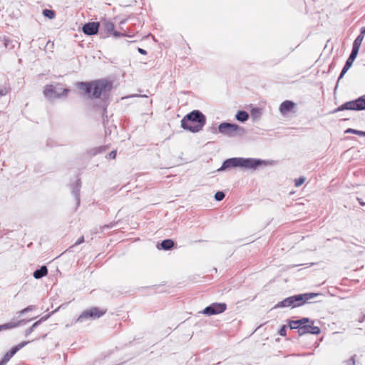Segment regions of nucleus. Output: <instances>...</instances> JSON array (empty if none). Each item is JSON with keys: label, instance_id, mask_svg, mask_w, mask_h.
<instances>
[{"label": "nucleus", "instance_id": "1", "mask_svg": "<svg viewBox=\"0 0 365 365\" xmlns=\"http://www.w3.org/2000/svg\"><path fill=\"white\" fill-rule=\"evenodd\" d=\"M267 161L257 158H232L225 160L222 166L217 170L222 172L228 168L240 167L245 169L256 170L262 165H267Z\"/></svg>", "mask_w": 365, "mask_h": 365}, {"label": "nucleus", "instance_id": "2", "mask_svg": "<svg viewBox=\"0 0 365 365\" xmlns=\"http://www.w3.org/2000/svg\"><path fill=\"white\" fill-rule=\"evenodd\" d=\"M205 123V115L198 110H192L181 120V127L192 133L202 130Z\"/></svg>", "mask_w": 365, "mask_h": 365}, {"label": "nucleus", "instance_id": "3", "mask_svg": "<svg viewBox=\"0 0 365 365\" xmlns=\"http://www.w3.org/2000/svg\"><path fill=\"white\" fill-rule=\"evenodd\" d=\"M78 88L85 91L87 94L91 93L93 98H97L102 93L111 90L112 83L106 79H100L89 83H78Z\"/></svg>", "mask_w": 365, "mask_h": 365}, {"label": "nucleus", "instance_id": "4", "mask_svg": "<svg viewBox=\"0 0 365 365\" xmlns=\"http://www.w3.org/2000/svg\"><path fill=\"white\" fill-rule=\"evenodd\" d=\"M218 131L228 137H235L244 134L245 129L237 124L224 122L219 125Z\"/></svg>", "mask_w": 365, "mask_h": 365}, {"label": "nucleus", "instance_id": "5", "mask_svg": "<svg viewBox=\"0 0 365 365\" xmlns=\"http://www.w3.org/2000/svg\"><path fill=\"white\" fill-rule=\"evenodd\" d=\"M69 89L63 88L60 83L53 85H47L45 87L43 93L48 99H53L61 98L62 96H67Z\"/></svg>", "mask_w": 365, "mask_h": 365}, {"label": "nucleus", "instance_id": "6", "mask_svg": "<svg viewBox=\"0 0 365 365\" xmlns=\"http://www.w3.org/2000/svg\"><path fill=\"white\" fill-rule=\"evenodd\" d=\"M350 110H365V95L359 97V98L346 102L337 108H336L333 113H337L339 111Z\"/></svg>", "mask_w": 365, "mask_h": 365}, {"label": "nucleus", "instance_id": "7", "mask_svg": "<svg viewBox=\"0 0 365 365\" xmlns=\"http://www.w3.org/2000/svg\"><path fill=\"white\" fill-rule=\"evenodd\" d=\"M106 313V310H101L98 307H92L89 309L85 310L78 317L76 322H83L87 319H98Z\"/></svg>", "mask_w": 365, "mask_h": 365}, {"label": "nucleus", "instance_id": "8", "mask_svg": "<svg viewBox=\"0 0 365 365\" xmlns=\"http://www.w3.org/2000/svg\"><path fill=\"white\" fill-rule=\"evenodd\" d=\"M227 305L225 303H212L210 306L205 307L202 312L205 315H215L224 312L226 310Z\"/></svg>", "mask_w": 365, "mask_h": 365}, {"label": "nucleus", "instance_id": "9", "mask_svg": "<svg viewBox=\"0 0 365 365\" xmlns=\"http://www.w3.org/2000/svg\"><path fill=\"white\" fill-rule=\"evenodd\" d=\"M318 295H319V294L317 293H305L294 295L293 299L295 307L303 305L307 302H308L310 299H312L313 298Z\"/></svg>", "mask_w": 365, "mask_h": 365}, {"label": "nucleus", "instance_id": "10", "mask_svg": "<svg viewBox=\"0 0 365 365\" xmlns=\"http://www.w3.org/2000/svg\"><path fill=\"white\" fill-rule=\"evenodd\" d=\"M358 53L359 52L355 50H353V49L351 50V52L348 59L346 60L345 65L338 78L337 83H339L340 79L343 78V76L348 71V70L351 67L354 61L355 60V58L357 56Z\"/></svg>", "mask_w": 365, "mask_h": 365}, {"label": "nucleus", "instance_id": "11", "mask_svg": "<svg viewBox=\"0 0 365 365\" xmlns=\"http://www.w3.org/2000/svg\"><path fill=\"white\" fill-rule=\"evenodd\" d=\"M99 27V22H88L83 26L82 31L86 35L92 36L98 32Z\"/></svg>", "mask_w": 365, "mask_h": 365}, {"label": "nucleus", "instance_id": "12", "mask_svg": "<svg viewBox=\"0 0 365 365\" xmlns=\"http://www.w3.org/2000/svg\"><path fill=\"white\" fill-rule=\"evenodd\" d=\"M295 106L296 104L293 101L287 100L280 104L279 110L282 115H286L291 112Z\"/></svg>", "mask_w": 365, "mask_h": 365}, {"label": "nucleus", "instance_id": "13", "mask_svg": "<svg viewBox=\"0 0 365 365\" xmlns=\"http://www.w3.org/2000/svg\"><path fill=\"white\" fill-rule=\"evenodd\" d=\"M313 322L312 324H307L299 328V335H304L306 334H312L317 335L321 332L319 327L313 326Z\"/></svg>", "mask_w": 365, "mask_h": 365}, {"label": "nucleus", "instance_id": "14", "mask_svg": "<svg viewBox=\"0 0 365 365\" xmlns=\"http://www.w3.org/2000/svg\"><path fill=\"white\" fill-rule=\"evenodd\" d=\"M103 30L107 34L111 35L113 34L115 37H118L123 36V34H120L118 31H115L114 30V24L110 21H104L103 23Z\"/></svg>", "mask_w": 365, "mask_h": 365}, {"label": "nucleus", "instance_id": "15", "mask_svg": "<svg viewBox=\"0 0 365 365\" xmlns=\"http://www.w3.org/2000/svg\"><path fill=\"white\" fill-rule=\"evenodd\" d=\"M81 187V182L80 180H76V182L72 185V193L74 195L77 205L80 204V190Z\"/></svg>", "mask_w": 365, "mask_h": 365}, {"label": "nucleus", "instance_id": "16", "mask_svg": "<svg viewBox=\"0 0 365 365\" xmlns=\"http://www.w3.org/2000/svg\"><path fill=\"white\" fill-rule=\"evenodd\" d=\"M295 307L293 296L285 298L284 300L279 302L275 307Z\"/></svg>", "mask_w": 365, "mask_h": 365}, {"label": "nucleus", "instance_id": "17", "mask_svg": "<svg viewBox=\"0 0 365 365\" xmlns=\"http://www.w3.org/2000/svg\"><path fill=\"white\" fill-rule=\"evenodd\" d=\"M47 274H48L47 267L45 265H43L41 267L40 269L34 271L33 276L35 279H39L42 278L43 277L46 276Z\"/></svg>", "mask_w": 365, "mask_h": 365}, {"label": "nucleus", "instance_id": "18", "mask_svg": "<svg viewBox=\"0 0 365 365\" xmlns=\"http://www.w3.org/2000/svg\"><path fill=\"white\" fill-rule=\"evenodd\" d=\"M174 246V242L172 240L167 239L162 241V242L158 245L159 249H162L163 250H170Z\"/></svg>", "mask_w": 365, "mask_h": 365}, {"label": "nucleus", "instance_id": "19", "mask_svg": "<svg viewBox=\"0 0 365 365\" xmlns=\"http://www.w3.org/2000/svg\"><path fill=\"white\" fill-rule=\"evenodd\" d=\"M24 322H25L24 320H20L18 322H9V323H6L4 324H1V325H0V331L2 330H6V329H13V328L17 327L21 324L24 323Z\"/></svg>", "mask_w": 365, "mask_h": 365}, {"label": "nucleus", "instance_id": "20", "mask_svg": "<svg viewBox=\"0 0 365 365\" xmlns=\"http://www.w3.org/2000/svg\"><path fill=\"white\" fill-rule=\"evenodd\" d=\"M235 118L237 120L240 122H245L249 118V114L246 111L239 110L237 113Z\"/></svg>", "mask_w": 365, "mask_h": 365}, {"label": "nucleus", "instance_id": "21", "mask_svg": "<svg viewBox=\"0 0 365 365\" xmlns=\"http://www.w3.org/2000/svg\"><path fill=\"white\" fill-rule=\"evenodd\" d=\"M363 39L364 36L362 35H359L353 43L352 49L359 52Z\"/></svg>", "mask_w": 365, "mask_h": 365}, {"label": "nucleus", "instance_id": "22", "mask_svg": "<svg viewBox=\"0 0 365 365\" xmlns=\"http://www.w3.org/2000/svg\"><path fill=\"white\" fill-rule=\"evenodd\" d=\"M29 341H23L16 346H14L9 351V354L12 356L21 349H22L24 346H25Z\"/></svg>", "mask_w": 365, "mask_h": 365}, {"label": "nucleus", "instance_id": "23", "mask_svg": "<svg viewBox=\"0 0 365 365\" xmlns=\"http://www.w3.org/2000/svg\"><path fill=\"white\" fill-rule=\"evenodd\" d=\"M29 341H23L16 346H14L9 351V354L12 356L21 349H22L24 346H25Z\"/></svg>", "mask_w": 365, "mask_h": 365}, {"label": "nucleus", "instance_id": "24", "mask_svg": "<svg viewBox=\"0 0 365 365\" xmlns=\"http://www.w3.org/2000/svg\"><path fill=\"white\" fill-rule=\"evenodd\" d=\"M301 321L299 320H290L289 322V326L291 329H297L298 333L299 334V328L303 326L300 324Z\"/></svg>", "mask_w": 365, "mask_h": 365}, {"label": "nucleus", "instance_id": "25", "mask_svg": "<svg viewBox=\"0 0 365 365\" xmlns=\"http://www.w3.org/2000/svg\"><path fill=\"white\" fill-rule=\"evenodd\" d=\"M43 15L49 19H53L55 18V12L53 10L51 9H43Z\"/></svg>", "mask_w": 365, "mask_h": 365}, {"label": "nucleus", "instance_id": "26", "mask_svg": "<svg viewBox=\"0 0 365 365\" xmlns=\"http://www.w3.org/2000/svg\"><path fill=\"white\" fill-rule=\"evenodd\" d=\"M43 321V319H41L40 320L36 322L30 328H29L26 331L25 335L27 336H29Z\"/></svg>", "mask_w": 365, "mask_h": 365}, {"label": "nucleus", "instance_id": "27", "mask_svg": "<svg viewBox=\"0 0 365 365\" xmlns=\"http://www.w3.org/2000/svg\"><path fill=\"white\" fill-rule=\"evenodd\" d=\"M345 133H354V134H356V135H359L361 136H365V131H361V130H355V129H352V128H348L345 131Z\"/></svg>", "mask_w": 365, "mask_h": 365}, {"label": "nucleus", "instance_id": "28", "mask_svg": "<svg viewBox=\"0 0 365 365\" xmlns=\"http://www.w3.org/2000/svg\"><path fill=\"white\" fill-rule=\"evenodd\" d=\"M12 357L11 355L9 354V352H7L2 359L0 361V365H6V364L10 360V359Z\"/></svg>", "mask_w": 365, "mask_h": 365}, {"label": "nucleus", "instance_id": "29", "mask_svg": "<svg viewBox=\"0 0 365 365\" xmlns=\"http://www.w3.org/2000/svg\"><path fill=\"white\" fill-rule=\"evenodd\" d=\"M225 193L222 191H218L215 193V199L217 200V201H221L224 198H225Z\"/></svg>", "mask_w": 365, "mask_h": 365}, {"label": "nucleus", "instance_id": "30", "mask_svg": "<svg viewBox=\"0 0 365 365\" xmlns=\"http://www.w3.org/2000/svg\"><path fill=\"white\" fill-rule=\"evenodd\" d=\"M106 150V147L101 146L91 150V155H96L98 153H101Z\"/></svg>", "mask_w": 365, "mask_h": 365}, {"label": "nucleus", "instance_id": "31", "mask_svg": "<svg viewBox=\"0 0 365 365\" xmlns=\"http://www.w3.org/2000/svg\"><path fill=\"white\" fill-rule=\"evenodd\" d=\"M34 309H35L34 306L30 305V306L26 307L25 309H22L21 311H20L19 314L23 315L29 312L33 311Z\"/></svg>", "mask_w": 365, "mask_h": 365}, {"label": "nucleus", "instance_id": "32", "mask_svg": "<svg viewBox=\"0 0 365 365\" xmlns=\"http://www.w3.org/2000/svg\"><path fill=\"white\" fill-rule=\"evenodd\" d=\"M305 180H306V178L304 177H300L299 178L296 179L295 180V186L299 187L304 182Z\"/></svg>", "mask_w": 365, "mask_h": 365}, {"label": "nucleus", "instance_id": "33", "mask_svg": "<svg viewBox=\"0 0 365 365\" xmlns=\"http://www.w3.org/2000/svg\"><path fill=\"white\" fill-rule=\"evenodd\" d=\"M9 92V88L6 86H0V97L4 96Z\"/></svg>", "mask_w": 365, "mask_h": 365}, {"label": "nucleus", "instance_id": "34", "mask_svg": "<svg viewBox=\"0 0 365 365\" xmlns=\"http://www.w3.org/2000/svg\"><path fill=\"white\" fill-rule=\"evenodd\" d=\"M279 334L280 336H284L287 334V327L285 325L282 326L279 330Z\"/></svg>", "mask_w": 365, "mask_h": 365}, {"label": "nucleus", "instance_id": "35", "mask_svg": "<svg viewBox=\"0 0 365 365\" xmlns=\"http://www.w3.org/2000/svg\"><path fill=\"white\" fill-rule=\"evenodd\" d=\"M299 321H301L300 324L302 326H305V325H307V323L310 322V319L309 318L304 317L301 319H299Z\"/></svg>", "mask_w": 365, "mask_h": 365}, {"label": "nucleus", "instance_id": "36", "mask_svg": "<svg viewBox=\"0 0 365 365\" xmlns=\"http://www.w3.org/2000/svg\"><path fill=\"white\" fill-rule=\"evenodd\" d=\"M260 111L259 108H253L252 110V115L255 116H259L260 115Z\"/></svg>", "mask_w": 365, "mask_h": 365}, {"label": "nucleus", "instance_id": "37", "mask_svg": "<svg viewBox=\"0 0 365 365\" xmlns=\"http://www.w3.org/2000/svg\"><path fill=\"white\" fill-rule=\"evenodd\" d=\"M116 154H117L116 150H113V151H111V152L109 153V155H108L109 158H110V159H115V157H116Z\"/></svg>", "mask_w": 365, "mask_h": 365}, {"label": "nucleus", "instance_id": "38", "mask_svg": "<svg viewBox=\"0 0 365 365\" xmlns=\"http://www.w3.org/2000/svg\"><path fill=\"white\" fill-rule=\"evenodd\" d=\"M84 242V237L83 236H81V237H79L78 239V240L75 242L74 245L76 246V245H78L81 243H83Z\"/></svg>", "mask_w": 365, "mask_h": 365}, {"label": "nucleus", "instance_id": "39", "mask_svg": "<svg viewBox=\"0 0 365 365\" xmlns=\"http://www.w3.org/2000/svg\"><path fill=\"white\" fill-rule=\"evenodd\" d=\"M347 364L349 365H355V359L354 356H351L348 361Z\"/></svg>", "mask_w": 365, "mask_h": 365}, {"label": "nucleus", "instance_id": "40", "mask_svg": "<svg viewBox=\"0 0 365 365\" xmlns=\"http://www.w3.org/2000/svg\"><path fill=\"white\" fill-rule=\"evenodd\" d=\"M138 51L140 53L143 54V55H145L147 53V51L145 49L141 48H138Z\"/></svg>", "mask_w": 365, "mask_h": 365}, {"label": "nucleus", "instance_id": "41", "mask_svg": "<svg viewBox=\"0 0 365 365\" xmlns=\"http://www.w3.org/2000/svg\"><path fill=\"white\" fill-rule=\"evenodd\" d=\"M359 35H362L363 36H364V35H365V27H362L361 29V32H360Z\"/></svg>", "mask_w": 365, "mask_h": 365}, {"label": "nucleus", "instance_id": "42", "mask_svg": "<svg viewBox=\"0 0 365 365\" xmlns=\"http://www.w3.org/2000/svg\"><path fill=\"white\" fill-rule=\"evenodd\" d=\"M113 224H110V225H105L104 227H103V228H111L113 227Z\"/></svg>", "mask_w": 365, "mask_h": 365}, {"label": "nucleus", "instance_id": "43", "mask_svg": "<svg viewBox=\"0 0 365 365\" xmlns=\"http://www.w3.org/2000/svg\"><path fill=\"white\" fill-rule=\"evenodd\" d=\"M364 66H365V64H364Z\"/></svg>", "mask_w": 365, "mask_h": 365}]
</instances>
